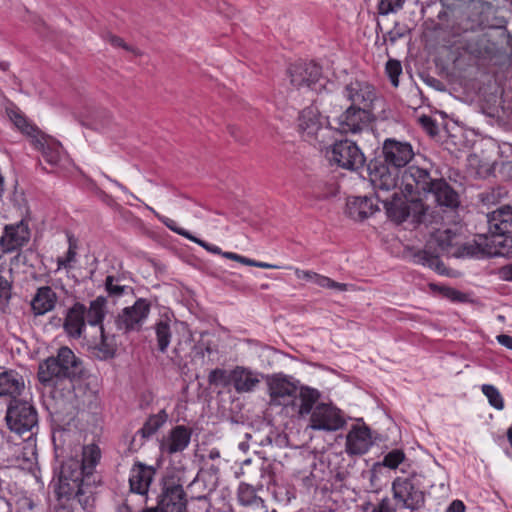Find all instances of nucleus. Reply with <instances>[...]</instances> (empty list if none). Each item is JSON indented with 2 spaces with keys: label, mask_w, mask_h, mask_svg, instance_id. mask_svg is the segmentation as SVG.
<instances>
[{
  "label": "nucleus",
  "mask_w": 512,
  "mask_h": 512,
  "mask_svg": "<svg viewBox=\"0 0 512 512\" xmlns=\"http://www.w3.org/2000/svg\"><path fill=\"white\" fill-rule=\"evenodd\" d=\"M507 437H508V440H509L510 445L512 447V426L508 429Z\"/></svg>",
  "instance_id": "338daca9"
},
{
  "label": "nucleus",
  "mask_w": 512,
  "mask_h": 512,
  "mask_svg": "<svg viewBox=\"0 0 512 512\" xmlns=\"http://www.w3.org/2000/svg\"><path fill=\"white\" fill-rule=\"evenodd\" d=\"M388 216L397 222L412 218L422 222L429 209L427 201L451 211L460 205L458 192L442 177L433 176L427 168L410 165L399 176L396 189L377 194Z\"/></svg>",
  "instance_id": "f257e3e1"
},
{
  "label": "nucleus",
  "mask_w": 512,
  "mask_h": 512,
  "mask_svg": "<svg viewBox=\"0 0 512 512\" xmlns=\"http://www.w3.org/2000/svg\"><path fill=\"white\" fill-rule=\"evenodd\" d=\"M115 512H132L131 508L126 503H121L117 506Z\"/></svg>",
  "instance_id": "e2e57ef3"
},
{
  "label": "nucleus",
  "mask_w": 512,
  "mask_h": 512,
  "mask_svg": "<svg viewBox=\"0 0 512 512\" xmlns=\"http://www.w3.org/2000/svg\"><path fill=\"white\" fill-rule=\"evenodd\" d=\"M150 302L145 298H139L132 306L125 307L115 319L118 330L128 333L139 331L149 316Z\"/></svg>",
  "instance_id": "f8f14e48"
},
{
  "label": "nucleus",
  "mask_w": 512,
  "mask_h": 512,
  "mask_svg": "<svg viewBox=\"0 0 512 512\" xmlns=\"http://www.w3.org/2000/svg\"><path fill=\"white\" fill-rule=\"evenodd\" d=\"M314 283L319 287L336 289L339 291H347L352 285L346 283L336 282L329 277L317 274Z\"/></svg>",
  "instance_id": "79ce46f5"
},
{
  "label": "nucleus",
  "mask_w": 512,
  "mask_h": 512,
  "mask_svg": "<svg viewBox=\"0 0 512 512\" xmlns=\"http://www.w3.org/2000/svg\"><path fill=\"white\" fill-rule=\"evenodd\" d=\"M100 338L90 344L89 348L92 350L93 355L100 360H107L112 358L115 354V347L109 343L104 333V328H99Z\"/></svg>",
  "instance_id": "473e14b6"
},
{
  "label": "nucleus",
  "mask_w": 512,
  "mask_h": 512,
  "mask_svg": "<svg viewBox=\"0 0 512 512\" xmlns=\"http://www.w3.org/2000/svg\"><path fill=\"white\" fill-rule=\"evenodd\" d=\"M100 456L101 453L98 446L92 444L83 447L82 459L80 460V463L83 465V468L86 471V481L95 479L94 469L99 462Z\"/></svg>",
  "instance_id": "7c9ffc66"
},
{
  "label": "nucleus",
  "mask_w": 512,
  "mask_h": 512,
  "mask_svg": "<svg viewBox=\"0 0 512 512\" xmlns=\"http://www.w3.org/2000/svg\"><path fill=\"white\" fill-rule=\"evenodd\" d=\"M14 446L10 437L6 436L5 432L0 429V459H8Z\"/></svg>",
  "instance_id": "de8ad7c7"
},
{
  "label": "nucleus",
  "mask_w": 512,
  "mask_h": 512,
  "mask_svg": "<svg viewBox=\"0 0 512 512\" xmlns=\"http://www.w3.org/2000/svg\"><path fill=\"white\" fill-rule=\"evenodd\" d=\"M497 341L502 346L512 350V336L506 334H500L497 336Z\"/></svg>",
  "instance_id": "052dcab7"
},
{
  "label": "nucleus",
  "mask_w": 512,
  "mask_h": 512,
  "mask_svg": "<svg viewBox=\"0 0 512 512\" xmlns=\"http://www.w3.org/2000/svg\"><path fill=\"white\" fill-rule=\"evenodd\" d=\"M7 114L15 127L32 139V143L36 140V137L41 134L36 126L28 122L19 109H9L7 110Z\"/></svg>",
  "instance_id": "c756f323"
},
{
  "label": "nucleus",
  "mask_w": 512,
  "mask_h": 512,
  "mask_svg": "<svg viewBox=\"0 0 512 512\" xmlns=\"http://www.w3.org/2000/svg\"><path fill=\"white\" fill-rule=\"evenodd\" d=\"M186 506V494L182 485L174 478L164 479L155 509L159 512H186Z\"/></svg>",
  "instance_id": "9b49d317"
},
{
  "label": "nucleus",
  "mask_w": 512,
  "mask_h": 512,
  "mask_svg": "<svg viewBox=\"0 0 512 512\" xmlns=\"http://www.w3.org/2000/svg\"><path fill=\"white\" fill-rule=\"evenodd\" d=\"M446 512H465V505L461 500H454Z\"/></svg>",
  "instance_id": "bf43d9fd"
},
{
  "label": "nucleus",
  "mask_w": 512,
  "mask_h": 512,
  "mask_svg": "<svg viewBox=\"0 0 512 512\" xmlns=\"http://www.w3.org/2000/svg\"><path fill=\"white\" fill-rule=\"evenodd\" d=\"M402 37H404V33L394 28L387 32L385 40H388L391 44H395L396 41Z\"/></svg>",
  "instance_id": "6e6d98bb"
},
{
  "label": "nucleus",
  "mask_w": 512,
  "mask_h": 512,
  "mask_svg": "<svg viewBox=\"0 0 512 512\" xmlns=\"http://www.w3.org/2000/svg\"><path fill=\"white\" fill-rule=\"evenodd\" d=\"M66 235L68 250L64 257L57 258V271L62 269L69 271L77 261L78 239L70 232H67Z\"/></svg>",
  "instance_id": "2f4dec72"
},
{
  "label": "nucleus",
  "mask_w": 512,
  "mask_h": 512,
  "mask_svg": "<svg viewBox=\"0 0 512 512\" xmlns=\"http://www.w3.org/2000/svg\"><path fill=\"white\" fill-rule=\"evenodd\" d=\"M512 254V234L489 231V234L477 235L472 243L462 247V255L485 258L507 257Z\"/></svg>",
  "instance_id": "423d86ee"
},
{
  "label": "nucleus",
  "mask_w": 512,
  "mask_h": 512,
  "mask_svg": "<svg viewBox=\"0 0 512 512\" xmlns=\"http://www.w3.org/2000/svg\"><path fill=\"white\" fill-rule=\"evenodd\" d=\"M405 0H379L378 13L380 15H389L397 13L404 6Z\"/></svg>",
  "instance_id": "a19ab883"
},
{
  "label": "nucleus",
  "mask_w": 512,
  "mask_h": 512,
  "mask_svg": "<svg viewBox=\"0 0 512 512\" xmlns=\"http://www.w3.org/2000/svg\"><path fill=\"white\" fill-rule=\"evenodd\" d=\"M336 97L331 93H321L315 101L327 113V124L342 134H356L368 127L371 121V111L366 108L348 106L338 113L335 104Z\"/></svg>",
  "instance_id": "39448f33"
},
{
  "label": "nucleus",
  "mask_w": 512,
  "mask_h": 512,
  "mask_svg": "<svg viewBox=\"0 0 512 512\" xmlns=\"http://www.w3.org/2000/svg\"><path fill=\"white\" fill-rule=\"evenodd\" d=\"M239 449L243 452H247V450L249 449V444L247 442H241L239 443Z\"/></svg>",
  "instance_id": "69168bd1"
},
{
  "label": "nucleus",
  "mask_w": 512,
  "mask_h": 512,
  "mask_svg": "<svg viewBox=\"0 0 512 512\" xmlns=\"http://www.w3.org/2000/svg\"><path fill=\"white\" fill-rule=\"evenodd\" d=\"M481 390L492 407L497 410L504 409V399L500 391L494 385L484 384L482 385Z\"/></svg>",
  "instance_id": "e433bc0d"
},
{
  "label": "nucleus",
  "mask_w": 512,
  "mask_h": 512,
  "mask_svg": "<svg viewBox=\"0 0 512 512\" xmlns=\"http://www.w3.org/2000/svg\"><path fill=\"white\" fill-rule=\"evenodd\" d=\"M378 209L373 199L367 196L355 197L347 203L348 214L355 220H364Z\"/></svg>",
  "instance_id": "bb28decb"
},
{
  "label": "nucleus",
  "mask_w": 512,
  "mask_h": 512,
  "mask_svg": "<svg viewBox=\"0 0 512 512\" xmlns=\"http://www.w3.org/2000/svg\"><path fill=\"white\" fill-rule=\"evenodd\" d=\"M393 496L403 507L416 509L424 504V494L409 478H396L392 483Z\"/></svg>",
  "instance_id": "dca6fc26"
},
{
  "label": "nucleus",
  "mask_w": 512,
  "mask_h": 512,
  "mask_svg": "<svg viewBox=\"0 0 512 512\" xmlns=\"http://www.w3.org/2000/svg\"><path fill=\"white\" fill-rule=\"evenodd\" d=\"M500 278L505 281H512V264L503 266L499 270Z\"/></svg>",
  "instance_id": "13d9d810"
},
{
  "label": "nucleus",
  "mask_w": 512,
  "mask_h": 512,
  "mask_svg": "<svg viewBox=\"0 0 512 512\" xmlns=\"http://www.w3.org/2000/svg\"><path fill=\"white\" fill-rule=\"evenodd\" d=\"M23 377L16 371L0 373V396H11L15 399L24 389Z\"/></svg>",
  "instance_id": "a878e982"
},
{
  "label": "nucleus",
  "mask_w": 512,
  "mask_h": 512,
  "mask_svg": "<svg viewBox=\"0 0 512 512\" xmlns=\"http://www.w3.org/2000/svg\"><path fill=\"white\" fill-rule=\"evenodd\" d=\"M114 184H115L117 187H119V188H120L124 193L129 194L130 196H132L133 198H135V199H136V197H135L132 193H130V192L128 191V189H127L125 186H123L122 184H120V183H119V182H117V181H114Z\"/></svg>",
  "instance_id": "0e129e2a"
},
{
  "label": "nucleus",
  "mask_w": 512,
  "mask_h": 512,
  "mask_svg": "<svg viewBox=\"0 0 512 512\" xmlns=\"http://www.w3.org/2000/svg\"><path fill=\"white\" fill-rule=\"evenodd\" d=\"M33 145L41 151L46 162L52 166L59 165L65 157L61 143L42 133L36 137Z\"/></svg>",
  "instance_id": "4be33fe9"
},
{
  "label": "nucleus",
  "mask_w": 512,
  "mask_h": 512,
  "mask_svg": "<svg viewBox=\"0 0 512 512\" xmlns=\"http://www.w3.org/2000/svg\"><path fill=\"white\" fill-rule=\"evenodd\" d=\"M381 156L382 162L371 161L367 167L375 196L380 193H390L397 188L400 173L407 168L415 152L408 141L386 138L382 143Z\"/></svg>",
  "instance_id": "f03ea898"
},
{
  "label": "nucleus",
  "mask_w": 512,
  "mask_h": 512,
  "mask_svg": "<svg viewBox=\"0 0 512 512\" xmlns=\"http://www.w3.org/2000/svg\"><path fill=\"white\" fill-rule=\"evenodd\" d=\"M386 72L390 78V81L393 86H398V77L402 72V66L401 63L398 60H389L386 63Z\"/></svg>",
  "instance_id": "49530a36"
},
{
  "label": "nucleus",
  "mask_w": 512,
  "mask_h": 512,
  "mask_svg": "<svg viewBox=\"0 0 512 512\" xmlns=\"http://www.w3.org/2000/svg\"><path fill=\"white\" fill-rule=\"evenodd\" d=\"M327 153L331 162L351 171L363 168L366 162L365 156L357 144L347 139L335 142Z\"/></svg>",
  "instance_id": "6e6552de"
},
{
  "label": "nucleus",
  "mask_w": 512,
  "mask_h": 512,
  "mask_svg": "<svg viewBox=\"0 0 512 512\" xmlns=\"http://www.w3.org/2000/svg\"><path fill=\"white\" fill-rule=\"evenodd\" d=\"M291 86L298 91L317 90L322 71L314 62H296L287 70Z\"/></svg>",
  "instance_id": "9d476101"
},
{
  "label": "nucleus",
  "mask_w": 512,
  "mask_h": 512,
  "mask_svg": "<svg viewBox=\"0 0 512 512\" xmlns=\"http://www.w3.org/2000/svg\"><path fill=\"white\" fill-rule=\"evenodd\" d=\"M370 429L363 425H354L346 436L345 451L348 455H363L372 446Z\"/></svg>",
  "instance_id": "6ab92c4d"
},
{
  "label": "nucleus",
  "mask_w": 512,
  "mask_h": 512,
  "mask_svg": "<svg viewBox=\"0 0 512 512\" xmlns=\"http://www.w3.org/2000/svg\"><path fill=\"white\" fill-rule=\"evenodd\" d=\"M86 471L79 459L70 458L60 468L55 491L59 498H75L84 509L93 502L95 479L86 481Z\"/></svg>",
  "instance_id": "7ed1b4c3"
},
{
  "label": "nucleus",
  "mask_w": 512,
  "mask_h": 512,
  "mask_svg": "<svg viewBox=\"0 0 512 512\" xmlns=\"http://www.w3.org/2000/svg\"><path fill=\"white\" fill-rule=\"evenodd\" d=\"M489 231L512 234V207L504 205L487 214Z\"/></svg>",
  "instance_id": "393cba45"
},
{
  "label": "nucleus",
  "mask_w": 512,
  "mask_h": 512,
  "mask_svg": "<svg viewBox=\"0 0 512 512\" xmlns=\"http://www.w3.org/2000/svg\"><path fill=\"white\" fill-rule=\"evenodd\" d=\"M192 430L184 425L172 428L160 441V451L163 454L173 455L184 451L190 444Z\"/></svg>",
  "instance_id": "a211bd4d"
},
{
  "label": "nucleus",
  "mask_w": 512,
  "mask_h": 512,
  "mask_svg": "<svg viewBox=\"0 0 512 512\" xmlns=\"http://www.w3.org/2000/svg\"><path fill=\"white\" fill-rule=\"evenodd\" d=\"M11 283L0 276V308L5 307L11 298Z\"/></svg>",
  "instance_id": "09e8293b"
},
{
  "label": "nucleus",
  "mask_w": 512,
  "mask_h": 512,
  "mask_svg": "<svg viewBox=\"0 0 512 512\" xmlns=\"http://www.w3.org/2000/svg\"><path fill=\"white\" fill-rule=\"evenodd\" d=\"M104 39L107 42H109L113 47H116V48L121 47L124 50L129 51V52H131V53H133L135 55H140V52L137 49L129 46L128 44H126L122 38H120V37H118L116 35H112L111 33H107L104 36Z\"/></svg>",
  "instance_id": "8fccbe9b"
},
{
  "label": "nucleus",
  "mask_w": 512,
  "mask_h": 512,
  "mask_svg": "<svg viewBox=\"0 0 512 512\" xmlns=\"http://www.w3.org/2000/svg\"><path fill=\"white\" fill-rule=\"evenodd\" d=\"M221 255L227 259L239 262V263L247 265V266H254V267H259V268H263V269H277L278 268V266H276V265L269 264L266 262L256 261V260L244 257L242 255H239V254H236L233 252H223L222 251Z\"/></svg>",
  "instance_id": "4c0bfd02"
},
{
  "label": "nucleus",
  "mask_w": 512,
  "mask_h": 512,
  "mask_svg": "<svg viewBox=\"0 0 512 512\" xmlns=\"http://www.w3.org/2000/svg\"><path fill=\"white\" fill-rule=\"evenodd\" d=\"M319 397L320 394L318 390L307 386H301L297 390L296 397L300 401L298 413L301 416L312 413V411L314 410L313 406L318 401Z\"/></svg>",
  "instance_id": "c85d7f7f"
},
{
  "label": "nucleus",
  "mask_w": 512,
  "mask_h": 512,
  "mask_svg": "<svg viewBox=\"0 0 512 512\" xmlns=\"http://www.w3.org/2000/svg\"><path fill=\"white\" fill-rule=\"evenodd\" d=\"M208 381L213 385H228L230 384V372L227 373L224 369L216 368L209 373Z\"/></svg>",
  "instance_id": "c03bdc74"
},
{
  "label": "nucleus",
  "mask_w": 512,
  "mask_h": 512,
  "mask_svg": "<svg viewBox=\"0 0 512 512\" xmlns=\"http://www.w3.org/2000/svg\"><path fill=\"white\" fill-rule=\"evenodd\" d=\"M295 275L298 279H305V280L314 282L317 273H315L313 271L301 270V269L297 268L295 270Z\"/></svg>",
  "instance_id": "5fc2aeb1"
},
{
  "label": "nucleus",
  "mask_w": 512,
  "mask_h": 512,
  "mask_svg": "<svg viewBox=\"0 0 512 512\" xmlns=\"http://www.w3.org/2000/svg\"><path fill=\"white\" fill-rule=\"evenodd\" d=\"M156 474V469L141 462H136L130 471L129 484L132 492L145 495Z\"/></svg>",
  "instance_id": "412c9836"
},
{
  "label": "nucleus",
  "mask_w": 512,
  "mask_h": 512,
  "mask_svg": "<svg viewBox=\"0 0 512 512\" xmlns=\"http://www.w3.org/2000/svg\"><path fill=\"white\" fill-rule=\"evenodd\" d=\"M157 346L160 352H166L172 336L171 322L169 319L160 320L155 324Z\"/></svg>",
  "instance_id": "f704fd0d"
},
{
  "label": "nucleus",
  "mask_w": 512,
  "mask_h": 512,
  "mask_svg": "<svg viewBox=\"0 0 512 512\" xmlns=\"http://www.w3.org/2000/svg\"><path fill=\"white\" fill-rule=\"evenodd\" d=\"M17 505L20 512L31 511L34 507L33 501L27 497L19 499Z\"/></svg>",
  "instance_id": "864d4df0"
},
{
  "label": "nucleus",
  "mask_w": 512,
  "mask_h": 512,
  "mask_svg": "<svg viewBox=\"0 0 512 512\" xmlns=\"http://www.w3.org/2000/svg\"><path fill=\"white\" fill-rule=\"evenodd\" d=\"M58 296L50 286H41L31 299V311L35 316H42L56 307Z\"/></svg>",
  "instance_id": "5701e85b"
},
{
  "label": "nucleus",
  "mask_w": 512,
  "mask_h": 512,
  "mask_svg": "<svg viewBox=\"0 0 512 512\" xmlns=\"http://www.w3.org/2000/svg\"><path fill=\"white\" fill-rule=\"evenodd\" d=\"M268 393L273 405H287L297 397L298 387L287 376L274 375L268 378Z\"/></svg>",
  "instance_id": "4468645a"
},
{
  "label": "nucleus",
  "mask_w": 512,
  "mask_h": 512,
  "mask_svg": "<svg viewBox=\"0 0 512 512\" xmlns=\"http://www.w3.org/2000/svg\"><path fill=\"white\" fill-rule=\"evenodd\" d=\"M168 415L164 410L159 413L150 416L142 428H140L137 432V435H141L143 439H148L153 434H155L160 427L166 422Z\"/></svg>",
  "instance_id": "72a5a7b5"
},
{
  "label": "nucleus",
  "mask_w": 512,
  "mask_h": 512,
  "mask_svg": "<svg viewBox=\"0 0 512 512\" xmlns=\"http://www.w3.org/2000/svg\"><path fill=\"white\" fill-rule=\"evenodd\" d=\"M107 300L103 296H98L90 302L89 308H86L85 319L91 326L103 327L102 322L106 314Z\"/></svg>",
  "instance_id": "cd10ccee"
},
{
  "label": "nucleus",
  "mask_w": 512,
  "mask_h": 512,
  "mask_svg": "<svg viewBox=\"0 0 512 512\" xmlns=\"http://www.w3.org/2000/svg\"><path fill=\"white\" fill-rule=\"evenodd\" d=\"M418 262L423 265H427L434 268L438 272H442L441 267L443 263L439 260V257L434 252H430L429 249H424L415 255Z\"/></svg>",
  "instance_id": "58836bf2"
},
{
  "label": "nucleus",
  "mask_w": 512,
  "mask_h": 512,
  "mask_svg": "<svg viewBox=\"0 0 512 512\" xmlns=\"http://www.w3.org/2000/svg\"><path fill=\"white\" fill-rule=\"evenodd\" d=\"M344 425L340 410L328 404L317 405L310 416L309 426L313 430L336 431Z\"/></svg>",
  "instance_id": "ddd939ff"
},
{
  "label": "nucleus",
  "mask_w": 512,
  "mask_h": 512,
  "mask_svg": "<svg viewBox=\"0 0 512 512\" xmlns=\"http://www.w3.org/2000/svg\"><path fill=\"white\" fill-rule=\"evenodd\" d=\"M29 240L30 230L28 224L21 220L4 227V232L0 237V246L4 253H10L26 245Z\"/></svg>",
  "instance_id": "f3484780"
},
{
  "label": "nucleus",
  "mask_w": 512,
  "mask_h": 512,
  "mask_svg": "<svg viewBox=\"0 0 512 512\" xmlns=\"http://www.w3.org/2000/svg\"><path fill=\"white\" fill-rule=\"evenodd\" d=\"M105 288L110 296H121L126 286L120 285L119 280L112 275H108L105 279Z\"/></svg>",
  "instance_id": "a18cd8bd"
},
{
  "label": "nucleus",
  "mask_w": 512,
  "mask_h": 512,
  "mask_svg": "<svg viewBox=\"0 0 512 512\" xmlns=\"http://www.w3.org/2000/svg\"><path fill=\"white\" fill-rule=\"evenodd\" d=\"M220 457V452L216 448H213L208 453V458L211 460L218 459Z\"/></svg>",
  "instance_id": "680f3d73"
},
{
  "label": "nucleus",
  "mask_w": 512,
  "mask_h": 512,
  "mask_svg": "<svg viewBox=\"0 0 512 512\" xmlns=\"http://www.w3.org/2000/svg\"><path fill=\"white\" fill-rule=\"evenodd\" d=\"M298 121L299 130L307 141L323 143L326 134L330 132L331 127L327 124V116L324 119L316 106L303 109Z\"/></svg>",
  "instance_id": "1a4fd4ad"
},
{
  "label": "nucleus",
  "mask_w": 512,
  "mask_h": 512,
  "mask_svg": "<svg viewBox=\"0 0 512 512\" xmlns=\"http://www.w3.org/2000/svg\"><path fill=\"white\" fill-rule=\"evenodd\" d=\"M84 371L82 361L69 347H61L55 357H49L39 364L38 379L45 386L57 387L68 382L73 388V381L79 379Z\"/></svg>",
  "instance_id": "20e7f679"
},
{
  "label": "nucleus",
  "mask_w": 512,
  "mask_h": 512,
  "mask_svg": "<svg viewBox=\"0 0 512 512\" xmlns=\"http://www.w3.org/2000/svg\"><path fill=\"white\" fill-rule=\"evenodd\" d=\"M342 93L346 100L350 102L349 106L366 108V111H370L376 99L374 87L365 81H351L345 85Z\"/></svg>",
  "instance_id": "2eb2a0df"
},
{
  "label": "nucleus",
  "mask_w": 512,
  "mask_h": 512,
  "mask_svg": "<svg viewBox=\"0 0 512 512\" xmlns=\"http://www.w3.org/2000/svg\"><path fill=\"white\" fill-rule=\"evenodd\" d=\"M404 459L405 454L403 453V451L399 449H394L384 456L382 464L385 467L395 469L403 462Z\"/></svg>",
  "instance_id": "37998d69"
},
{
  "label": "nucleus",
  "mask_w": 512,
  "mask_h": 512,
  "mask_svg": "<svg viewBox=\"0 0 512 512\" xmlns=\"http://www.w3.org/2000/svg\"><path fill=\"white\" fill-rule=\"evenodd\" d=\"M86 307L82 303H75L67 312L64 321L66 333L73 338H80L85 328Z\"/></svg>",
  "instance_id": "b1692460"
},
{
  "label": "nucleus",
  "mask_w": 512,
  "mask_h": 512,
  "mask_svg": "<svg viewBox=\"0 0 512 512\" xmlns=\"http://www.w3.org/2000/svg\"><path fill=\"white\" fill-rule=\"evenodd\" d=\"M238 500L242 505L250 506L261 500V498L257 496L256 490L252 485L241 483L238 487Z\"/></svg>",
  "instance_id": "c9c22d12"
},
{
  "label": "nucleus",
  "mask_w": 512,
  "mask_h": 512,
  "mask_svg": "<svg viewBox=\"0 0 512 512\" xmlns=\"http://www.w3.org/2000/svg\"><path fill=\"white\" fill-rule=\"evenodd\" d=\"M159 219L162 221V223L168 227L170 230H172L173 232L187 238V239H190L192 238V234L183 229V228H180L177 226L176 222L170 218H167V217H159Z\"/></svg>",
  "instance_id": "3c124183"
},
{
  "label": "nucleus",
  "mask_w": 512,
  "mask_h": 512,
  "mask_svg": "<svg viewBox=\"0 0 512 512\" xmlns=\"http://www.w3.org/2000/svg\"><path fill=\"white\" fill-rule=\"evenodd\" d=\"M210 471L212 472V474H213L214 476H216V475H217V473H218V471H219V469H218L216 466L212 465V466L210 467Z\"/></svg>",
  "instance_id": "774afa93"
},
{
  "label": "nucleus",
  "mask_w": 512,
  "mask_h": 512,
  "mask_svg": "<svg viewBox=\"0 0 512 512\" xmlns=\"http://www.w3.org/2000/svg\"><path fill=\"white\" fill-rule=\"evenodd\" d=\"M5 420L9 429L20 436L32 432L38 425V415L34 406L17 399L10 402Z\"/></svg>",
  "instance_id": "0eeeda50"
},
{
  "label": "nucleus",
  "mask_w": 512,
  "mask_h": 512,
  "mask_svg": "<svg viewBox=\"0 0 512 512\" xmlns=\"http://www.w3.org/2000/svg\"><path fill=\"white\" fill-rule=\"evenodd\" d=\"M454 237L455 234L450 229H446L437 231L433 239L441 252H448L449 248L452 246Z\"/></svg>",
  "instance_id": "ea45409f"
},
{
  "label": "nucleus",
  "mask_w": 512,
  "mask_h": 512,
  "mask_svg": "<svg viewBox=\"0 0 512 512\" xmlns=\"http://www.w3.org/2000/svg\"><path fill=\"white\" fill-rule=\"evenodd\" d=\"M420 122L423 125L425 129H427L431 134L434 133V130L436 129V125L434 121L429 116H422L420 118Z\"/></svg>",
  "instance_id": "4d7b16f0"
},
{
  "label": "nucleus",
  "mask_w": 512,
  "mask_h": 512,
  "mask_svg": "<svg viewBox=\"0 0 512 512\" xmlns=\"http://www.w3.org/2000/svg\"><path fill=\"white\" fill-rule=\"evenodd\" d=\"M262 375L250 368L236 366L230 371V384L238 393H250L261 382Z\"/></svg>",
  "instance_id": "aec40b11"
},
{
  "label": "nucleus",
  "mask_w": 512,
  "mask_h": 512,
  "mask_svg": "<svg viewBox=\"0 0 512 512\" xmlns=\"http://www.w3.org/2000/svg\"><path fill=\"white\" fill-rule=\"evenodd\" d=\"M189 240L197 243L198 245H200L201 247H203L204 249H206L207 251H209L211 253L219 254V255H221V253H222V250L218 246L210 244L208 242H205V241L195 237L194 235H192V238H190Z\"/></svg>",
  "instance_id": "603ef678"
}]
</instances>
